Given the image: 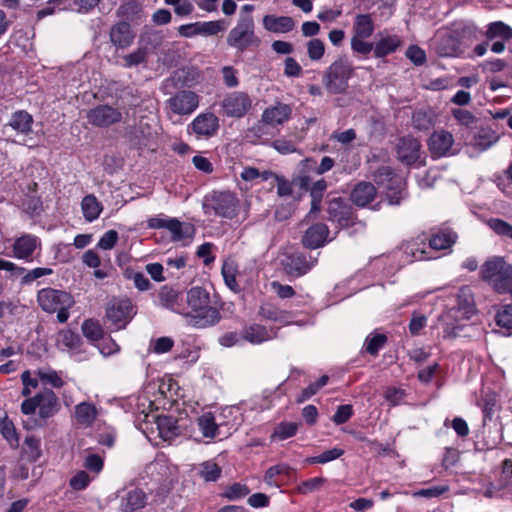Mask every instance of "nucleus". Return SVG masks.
I'll return each instance as SVG.
<instances>
[{
	"label": "nucleus",
	"mask_w": 512,
	"mask_h": 512,
	"mask_svg": "<svg viewBox=\"0 0 512 512\" xmlns=\"http://www.w3.org/2000/svg\"><path fill=\"white\" fill-rule=\"evenodd\" d=\"M168 81L173 82L175 86L191 88L199 83L200 72L195 68H182L175 71Z\"/></svg>",
	"instance_id": "obj_33"
},
{
	"label": "nucleus",
	"mask_w": 512,
	"mask_h": 512,
	"mask_svg": "<svg viewBox=\"0 0 512 512\" xmlns=\"http://www.w3.org/2000/svg\"><path fill=\"white\" fill-rule=\"evenodd\" d=\"M252 107V99L242 91H234L226 94L221 101L222 113L227 117L241 118Z\"/></svg>",
	"instance_id": "obj_11"
},
{
	"label": "nucleus",
	"mask_w": 512,
	"mask_h": 512,
	"mask_svg": "<svg viewBox=\"0 0 512 512\" xmlns=\"http://www.w3.org/2000/svg\"><path fill=\"white\" fill-rule=\"evenodd\" d=\"M479 491L487 498L499 497L502 496L503 493H507L504 487H502V481L500 478L496 484L485 480Z\"/></svg>",
	"instance_id": "obj_57"
},
{
	"label": "nucleus",
	"mask_w": 512,
	"mask_h": 512,
	"mask_svg": "<svg viewBox=\"0 0 512 512\" xmlns=\"http://www.w3.org/2000/svg\"><path fill=\"white\" fill-rule=\"evenodd\" d=\"M377 196V189L371 182L361 181L351 191L350 199L358 207L368 206Z\"/></svg>",
	"instance_id": "obj_23"
},
{
	"label": "nucleus",
	"mask_w": 512,
	"mask_h": 512,
	"mask_svg": "<svg viewBox=\"0 0 512 512\" xmlns=\"http://www.w3.org/2000/svg\"><path fill=\"white\" fill-rule=\"evenodd\" d=\"M109 38L116 48L125 49L133 43L135 34L130 23L126 21H119L112 25L109 32Z\"/></svg>",
	"instance_id": "obj_21"
},
{
	"label": "nucleus",
	"mask_w": 512,
	"mask_h": 512,
	"mask_svg": "<svg viewBox=\"0 0 512 512\" xmlns=\"http://www.w3.org/2000/svg\"><path fill=\"white\" fill-rule=\"evenodd\" d=\"M300 186L303 189H309L311 196V213H316L321 210V202L324 191L327 189V182L325 179H320L314 182L311 187L310 178L308 176H301L299 178Z\"/></svg>",
	"instance_id": "obj_24"
},
{
	"label": "nucleus",
	"mask_w": 512,
	"mask_h": 512,
	"mask_svg": "<svg viewBox=\"0 0 512 512\" xmlns=\"http://www.w3.org/2000/svg\"><path fill=\"white\" fill-rule=\"evenodd\" d=\"M88 122L96 127H108L122 120V113L109 105H98L87 114Z\"/></svg>",
	"instance_id": "obj_17"
},
{
	"label": "nucleus",
	"mask_w": 512,
	"mask_h": 512,
	"mask_svg": "<svg viewBox=\"0 0 512 512\" xmlns=\"http://www.w3.org/2000/svg\"><path fill=\"white\" fill-rule=\"evenodd\" d=\"M474 37L475 29L469 26L441 29L435 36L434 50L440 57H457L472 44Z\"/></svg>",
	"instance_id": "obj_3"
},
{
	"label": "nucleus",
	"mask_w": 512,
	"mask_h": 512,
	"mask_svg": "<svg viewBox=\"0 0 512 512\" xmlns=\"http://www.w3.org/2000/svg\"><path fill=\"white\" fill-rule=\"evenodd\" d=\"M328 380L329 377L327 375L321 376L315 383H311L308 387L303 389L297 401L301 403L311 398L328 383Z\"/></svg>",
	"instance_id": "obj_56"
},
{
	"label": "nucleus",
	"mask_w": 512,
	"mask_h": 512,
	"mask_svg": "<svg viewBox=\"0 0 512 512\" xmlns=\"http://www.w3.org/2000/svg\"><path fill=\"white\" fill-rule=\"evenodd\" d=\"M196 28L198 29L196 32H199V34L211 36L224 31L226 29V25L224 20L197 22Z\"/></svg>",
	"instance_id": "obj_51"
},
{
	"label": "nucleus",
	"mask_w": 512,
	"mask_h": 512,
	"mask_svg": "<svg viewBox=\"0 0 512 512\" xmlns=\"http://www.w3.org/2000/svg\"><path fill=\"white\" fill-rule=\"evenodd\" d=\"M498 140V136L490 129H481L474 137L473 145L481 150H487Z\"/></svg>",
	"instance_id": "obj_44"
},
{
	"label": "nucleus",
	"mask_w": 512,
	"mask_h": 512,
	"mask_svg": "<svg viewBox=\"0 0 512 512\" xmlns=\"http://www.w3.org/2000/svg\"><path fill=\"white\" fill-rule=\"evenodd\" d=\"M412 126L418 131H427L434 125V114L428 109L415 110L411 118Z\"/></svg>",
	"instance_id": "obj_40"
},
{
	"label": "nucleus",
	"mask_w": 512,
	"mask_h": 512,
	"mask_svg": "<svg viewBox=\"0 0 512 512\" xmlns=\"http://www.w3.org/2000/svg\"><path fill=\"white\" fill-rule=\"evenodd\" d=\"M185 304L189 322L197 328H206L217 324L221 320V314L210 305V295L203 287L195 286L185 294Z\"/></svg>",
	"instance_id": "obj_1"
},
{
	"label": "nucleus",
	"mask_w": 512,
	"mask_h": 512,
	"mask_svg": "<svg viewBox=\"0 0 512 512\" xmlns=\"http://www.w3.org/2000/svg\"><path fill=\"white\" fill-rule=\"evenodd\" d=\"M222 276L225 284L234 292L240 291V286L236 280L237 267L233 261H225L222 265Z\"/></svg>",
	"instance_id": "obj_45"
},
{
	"label": "nucleus",
	"mask_w": 512,
	"mask_h": 512,
	"mask_svg": "<svg viewBox=\"0 0 512 512\" xmlns=\"http://www.w3.org/2000/svg\"><path fill=\"white\" fill-rule=\"evenodd\" d=\"M238 199L228 191H213L203 199L202 208L206 215L231 219L236 215Z\"/></svg>",
	"instance_id": "obj_7"
},
{
	"label": "nucleus",
	"mask_w": 512,
	"mask_h": 512,
	"mask_svg": "<svg viewBox=\"0 0 512 512\" xmlns=\"http://www.w3.org/2000/svg\"><path fill=\"white\" fill-rule=\"evenodd\" d=\"M328 235V227L323 223H317L307 229L302 238V243L307 248L315 249L325 244Z\"/></svg>",
	"instance_id": "obj_26"
},
{
	"label": "nucleus",
	"mask_w": 512,
	"mask_h": 512,
	"mask_svg": "<svg viewBox=\"0 0 512 512\" xmlns=\"http://www.w3.org/2000/svg\"><path fill=\"white\" fill-rule=\"evenodd\" d=\"M249 493L250 489L246 484L237 482L226 487L222 496L229 501H237L246 497Z\"/></svg>",
	"instance_id": "obj_49"
},
{
	"label": "nucleus",
	"mask_w": 512,
	"mask_h": 512,
	"mask_svg": "<svg viewBox=\"0 0 512 512\" xmlns=\"http://www.w3.org/2000/svg\"><path fill=\"white\" fill-rule=\"evenodd\" d=\"M386 342V335L379 333L370 334L365 339V351L372 356H376L379 350L385 345Z\"/></svg>",
	"instance_id": "obj_48"
},
{
	"label": "nucleus",
	"mask_w": 512,
	"mask_h": 512,
	"mask_svg": "<svg viewBox=\"0 0 512 512\" xmlns=\"http://www.w3.org/2000/svg\"><path fill=\"white\" fill-rule=\"evenodd\" d=\"M147 59V51L145 48H138L134 52L124 56V66L126 68H131L133 66H137L142 64Z\"/></svg>",
	"instance_id": "obj_62"
},
{
	"label": "nucleus",
	"mask_w": 512,
	"mask_h": 512,
	"mask_svg": "<svg viewBox=\"0 0 512 512\" xmlns=\"http://www.w3.org/2000/svg\"><path fill=\"white\" fill-rule=\"evenodd\" d=\"M367 38H359L357 36L351 37V50L360 55H368L372 50L374 51L375 44L365 41Z\"/></svg>",
	"instance_id": "obj_59"
},
{
	"label": "nucleus",
	"mask_w": 512,
	"mask_h": 512,
	"mask_svg": "<svg viewBox=\"0 0 512 512\" xmlns=\"http://www.w3.org/2000/svg\"><path fill=\"white\" fill-rule=\"evenodd\" d=\"M136 314L129 299H112L106 306L105 318L116 330L123 329Z\"/></svg>",
	"instance_id": "obj_9"
},
{
	"label": "nucleus",
	"mask_w": 512,
	"mask_h": 512,
	"mask_svg": "<svg viewBox=\"0 0 512 512\" xmlns=\"http://www.w3.org/2000/svg\"><path fill=\"white\" fill-rule=\"evenodd\" d=\"M197 473L204 481L215 482L220 478L222 469L213 461H205L199 464Z\"/></svg>",
	"instance_id": "obj_42"
},
{
	"label": "nucleus",
	"mask_w": 512,
	"mask_h": 512,
	"mask_svg": "<svg viewBox=\"0 0 512 512\" xmlns=\"http://www.w3.org/2000/svg\"><path fill=\"white\" fill-rule=\"evenodd\" d=\"M485 37L490 41L494 39L509 41L512 39V27L503 21L491 22L487 25Z\"/></svg>",
	"instance_id": "obj_37"
},
{
	"label": "nucleus",
	"mask_w": 512,
	"mask_h": 512,
	"mask_svg": "<svg viewBox=\"0 0 512 512\" xmlns=\"http://www.w3.org/2000/svg\"><path fill=\"white\" fill-rule=\"evenodd\" d=\"M35 374L37 375L38 381L44 385H50L53 388H61L64 386L63 379L55 370L38 369Z\"/></svg>",
	"instance_id": "obj_46"
},
{
	"label": "nucleus",
	"mask_w": 512,
	"mask_h": 512,
	"mask_svg": "<svg viewBox=\"0 0 512 512\" xmlns=\"http://www.w3.org/2000/svg\"><path fill=\"white\" fill-rule=\"evenodd\" d=\"M375 30L374 21L370 14H357L352 26V36L370 38Z\"/></svg>",
	"instance_id": "obj_35"
},
{
	"label": "nucleus",
	"mask_w": 512,
	"mask_h": 512,
	"mask_svg": "<svg viewBox=\"0 0 512 512\" xmlns=\"http://www.w3.org/2000/svg\"><path fill=\"white\" fill-rule=\"evenodd\" d=\"M420 142L411 136L403 137L397 144V157L406 165H412L420 158Z\"/></svg>",
	"instance_id": "obj_19"
},
{
	"label": "nucleus",
	"mask_w": 512,
	"mask_h": 512,
	"mask_svg": "<svg viewBox=\"0 0 512 512\" xmlns=\"http://www.w3.org/2000/svg\"><path fill=\"white\" fill-rule=\"evenodd\" d=\"M96 415V408L90 403L82 402L75 408V417L79 424L86 426L92 424Z\"/></svg>",
	"instance_id": "obj_43"
},
{
	"label": "nucleus",
	"mask_w": 512,
	"mask_h": 512,
	"mask_svg": "<svg viewBox=\"0 0 512 512\" xmlns=\"http://www.w3.org/2000/svg\"><path fill=\"white\" fill-rule=\"evenodd\" d=\"M57 342L69 349H75L80 344V337L71 330H62L58 333Z\"/></svg>",
	"instance_id": "obj_55"
},
{
	"label": "nucleus",
	"mask_w": 512,
	"mask_h": 512,
	"mask_svg": "<svg viewBox=\"0 0 512 512\" xmlns=\"http://www.w3.org/2000/svg\"><path fill=\"white\" fill-rule=\"evenodd\" d=\"M116 16L122 21L139 24L145 18L143 5L136 0H127L120 4L116 10Z\"/></svg>",
	"instance_id": "obj_22"
},
{
	"label": "nucleus",
	"mask_w": 512,
	"mask_h": 512,
	"mask_svg": "<svg viewBox=\"0 0 512 512\" xmlns=\"http://www.w3.org/2000/svg\"><path fill=\"white\" fill-rule=\"evenodd\" d=\"M189 226L176 218H169L166 229L172 234L174 241H180L187 236Z\"/></svg>",
	"instance_id": "obj_53"
},
{
	"label": "nucleus",
	"mask_w": 512,
	"mask_h": 512,
	"mask_svg": "<svg viewBox=\"0 0 512 512\" xmlns=\"http://www.w3.org/2000/svg\"><path fill=\"white\" fill-rule=\"evenodd\" d=\"M276 336L274 329H267L265 326L260 324H251L245 326L242 330L243 340L258 345L265 341H269Z\"/></svg>",
	"instance_id": "obj_25"
},
{
	"label": "nucleus",
	"mask_w": 512,
	"mask_h": 512,
	"mask_svg": "<svg viewBox=\"0 0 512 512\" xmlns=\"http://www.w3.org/2000/svg\"><path fill=\"white\" fill-rule=\"evenodd\" d=\"M219 128V118L212 112H205L193 119L187 126V131L197 139H210L218 133Z\"/></svg>",
	"instance_id": "obj_14"
},
{
	"label": "nucleus",
	"mask_w": 512,
	"mask_h": 512,
	"mask_svg": "<svg viewBox=\"0 0 512 512\" xmlns=\"http://www.w3.org/2000/svg\"><path fill=\"white\" fill-rule=\"evenodd\" d=\"M354 75V67L344 56L338 57L323 72L322 83L330 94H342L349 87V80Z\"/></svg>",
	"instance_id": "obj_4"
},
{
	"label": "nucleus",
	"mask_w": 512,
	"mask_h": 512,
	"mask_svg": "<svg viewBox=\"0 0 512 512\" xmlns=\"http://www.w3.org/2000/svg\"><path fill=\"white\" fill-rule=\"evenodd\" d=\"M259 315L266 320L280 323L281 325L290 324L291 314L288 311L282 310L271 303H264L259 307Z\"/></svg>",
	"instance_id": "obj_31"
},
{
	"label": "nucleus",
	"mask_w": 512,
	"mask_h": 512,
	"mask_svg": "<svg viewBox=\"0 0 512 512\" xmlns=\"http://www.w3.org/2000/svg\"><path fill=\"white\" fill-rule=\"evenodd\" d=\"M42 250L41 239L33 234L24 233L12 244V256L25 262H32Z\"/></svg>",
	"instance_id": "obj_10"
},
{
	"label": "nucleus",
	"mask_w": 512,
	"mask_h": 512,
	"mask_svg": "<svg viewBox=\"0 0 512 512\" xmlns=\"http://www.w3.org/2000/svg\"><path fill=\"white\" fill-rule=\"evenodd\" d=\"M495 321L500 327L512 329V305L503 306L497 312Z\"/></svg>",
	"instance_id": "obj_64"
},
{
	"label": "nucleus",
	"mask_w": 512,
	"mask_h": 512,
	"mask_svg": "<svg viewBox=\"0 0 512 512\" xmlns=\"http://www.w3.org/2000/svg\"><path fill=\"white\" fill-rule=\"evenodd\" d=\"M402 45V40L395 34H379V39L375 42L374 56L383 58L394 53Z\"/></svg>",
	"instance_id": "obj_27"
},
{
	"label": "nucleus",
	"mask_w": 512,
	"mask_h": 512,
	"mask_svg": "<svg viewBox=\"0 0 512 512\" xmlns=\"http://www.w3.org/2000/svg\"><path fill=\"white\" fill-rule=\"evenodd\" d=\"M200 103V96L191 90H179L166 101L167 108L175 115L192 114Z\"/></svg>",
	"instance_id": "obj_12"
},
{
	"label": "nucleus",
	"mask_w": 512,
	"mask_h": 512,
	"mask_svg": "<svg viewBox=\"0 0 512 512\" xmlns=\"http://www.w3.org/2000/svg\"><path fill=\"white\" fill-rule=\"evenodd\" d=\"M37 408L40 419L47 420L53 417L60 410L58 396L51 389H43L21 404V412L25 415H33Z\"/></svg>",
	"instance_id": "obj_6"
},
{
	"label": "nucleus",
	"mask_w": 512,
	"mask_h": 512,
	"mask_svg": "<svg viewBox=\"0 0 512 512\" xmlns=\"http://www.w3.org/2000/svg\"><path fill=\"white\" fill-rule=\"evenodd\" d=\"M487 225L497 235L510 238L512 225L508 222L499 218H491L487 221Z\"/></svg>",
	"instance_id": "obj_58"
},
{
	"label": "nucleus",
	"mask_w": 512,
	"mask_h": 512,
	"mask_svg": "<svg viewBox=\"0 0 512 512\" xmlns=\"http://www.w3.org/2000/svg\"><path fill=\"white\" fill-rule=\"evenodd\" d=\"M291 471L290 466L284 463L271 466L264 475V481L269 486L278 487L279 485L275 478L279 475L290 476Z\"/></svg>",
	"instance_id": "obj_47"
},
{
	"label": "nucleus",
	"mask_w": 512,
	"mask_h": 512,
	"mask_svg": "<svg viewBox=\"0 0 512 512\" xmlns=\"http://www.w3.org/2000/svg\"><path fill=\"white\" fill-rule=\"evenodd\" d=\"M291 107L284 103H277L268 107L262 114V121L269 125H280L286 122L291 116Z\"/></svg>",
	"instance_id": "obj_29"
},
{
	"label": "nucleus",
	"mask_w": 512,
	"mask_h": 512,
	"mask_svg": "<svg viewBox=\"0 0 512 512\" xmlns=\"http://www.w3.org/2000/svg\"><path fill=\"white\" fill-rule=\"evenodd\" d=\"M82 332L83 335L92 340L97 341L103 337L104 331L101 327V325L93 320V319H87L82 323Z\"/></svg>",
	"instance_id": "obj_50"
},
{
	"label": "nucleus",
	"mask_w": 512,
	"mask_h": 512,
	"mask_svg": "<svg viewBox=\"0 0 512 512\" xmlns=\"http://www.w3.org/2000/svg\"><path fill=\"white\" fill-rule=\"evenodd\" d=\"M264 28L272 33H288L295 27V21L290 16L265 15L263 17Z\"/></svg>",
	"instance_id": "obj_28"
},
{
	"label": "nucleus",
	"mask_w": 512,
	"mask_h": 512,
	"mask_svg": "<svg viewBox=\"0 0 512 512\" xmlns=\"http://www.w3.org/2000/svg\"><path fill=\"white\" fill-rule=\"evenodd\" d=\"M500 479L505 491L512 494V459H506L503 461Z\"/></svg>",
	"instance_id": "obj_61"
},
{
	"label": "nucleus",
	"mask_w": 512,
	"mask_h": 512,
	"mask_svg": "<svg viewBox=\"0 0 512 512\" xmlns=\"http://www.w3.org/2000/svg\"><path fill=\"white\" fill-rule=\"evenodd\" d=\"M428 150L434 159L453 155L454 137L444 129L435 130L428 138Z\"/></svg>",
	"instance_id": "obj_15"
},
{
	"label": "nucleus",
	"mask_w": 512,
	"mask_h": 512,
	"mask_svg": "<svg viewBox=\"0 0 512 512\" xmlns=\"http://www.w3.org/2000/svg\"><path fill=\"white\" fill-rule=\"evenodd\" d=\"M297 430H298V423L281 422L276 426V428L272 434V438H275L278 440H285L287 438L294 436L297 433Z\"/></svg>",
	"instance_id": "obj_52"
},
{
	"label": "nucleus",
	"mask_w": 512,
	"mask_h": 512,
	"mask_svg": "<svg viewBox=\"0 0 512 512\" xmlns=\"http://www.w3.org/2000/svg\"><path fill=\"white\" fill-rule=\"evenodd\" d=\"M325 482L326 479L323 477H314L307 479L298 486V492L301 494H309L311 492L319 490L324 485Z\"/></svg>",
	"instance_id": "obj_63"
},
{
	"label": "nucleus",
	"mask_w": 512,
	"mask_h": 512,
	"mask_svg": "<svg viewBox=\"0 0 512 512\" xmlns=\"http://www.w3.org/2000/svg\"><path fill=\"white\" fill-rule=\"evenodd\" d=\"M37 302L41 309L48 313H54L63 306H73V297L62 290L43 288L37 293Z\"/></svg>",
	"instance_id": "obj_13"
},
{
	"label": "nucleus",
	"mask_w": 512,
	"mask_h": 512,
	"mask_svg": "<svg viewBox=\"0 0 512 512\" xmlns=\"http://www.w3.org/2000/svg\"><path fill=\"white\" fill-rule=\"evenodd\" d=\"M52 273L53 270L47 267H37L29 271L25 270V273L21 275V283L24 285L31 284L33 281L43 276L51 275Z\"/></svg>",
	"instance_id": "obj_60"
},
{
	"label": "nucleus",
	"mask_w": 512,
	"mask_h": 512,
	"mask_svg": "<svg viewBox=\"0 0 512 512\" xmlns=\"http://www.w3.org/2000/svg\"><path fill=\"white\" fill-rule=\"evenodd\" d=\"M199 430L205 438L213 439L218 434V425L211 412L203 413L197 420Z\"/></svg>",
	"instance_id": "obj_41"
},
{
	"label": "nucleus",
	"mask_w": 512,
	"mask_h": 512,
	"mask_svg": "<svg viewBox=\"0 0 512 512\" xmlns=\"http://www.w3.org/2000/svg\"><path fill=\"white\" fill-rule=\"evenodd\" d=\"M159 436L164 441H171L180 434L177 420L172 416H159L156 421Z\"/></svg>",
	"instance_id": "obj_34"
},
{
	"label": "nucleus",
	"mask_w": 512,
	"mask_h": 512,
	"mask_svg": "<svg viewBox=\"0 0 512 512\" xmlns=\"http://www.w3.org/2000/svg\"><path fill=\"white\" fill-rule=\"evenodd\" d=\"M253 18L249 15L241 16L237 25L232 28L227 36V44L239 51H244L250 46H258L259 38L254 32Z\"/></svg>",
	"instance_id": "obj_8"
},
{
	"label": "nucleus",
	"mask_w": 512,
	"mask_h": 512,
	"mask_svg": "<svg viewBox=\"0 0 512 512\" xmlns=\"http://www.w3.org/2000/svg\"><path fill=\"white\" fill-rule=\"evenodd\" d=\"M83 216L86 221L92 222L96 220L103 210L102 204L97 200L93 194L83 197L81 202Z\"/></svg>",
	"instance_id": "obj_38"
},
{
	"label": "nucleus",
	"mask_w": 512,
	"mask_h": 512,
	"mask_svg": "<svg viewBox=\"0 0 512 512\" xmlns=\"http://www.w3.org/2000/svg\"><path fill=\"white\" fill-rule=\"evenodd\" d=\"M458 236L451 229H439L429 238V248L433 250H446L451 248Z\"/></svg>",
	"instance_id": "obj_30"
},
{
	"label": "nucleus",
	"mask_w": 512,
	"mask_h": 512,
	"mask_svg": "<svg viewBox=\"0 0 512 512\" xmlns=\"http://www.w3.org/2000/svg\"><path fill=\"white\" fill-rule=\"evenodd\" d=\"M33 117L24 110L12 114L9 125L17 132L28 134L32 129Z\"/></svg>",
	"instance_id": "obj_39"
},
{
	"label": "nucleus",
	"mask_w": 512,
	"mask_h": 512,
	"mask_svg": "<svg viewBox=\"0 0 512 512\" xmlns=\"http://www.w3.org/2000/svg\"><path fill=\"white\" fill-rule=\"evenodd\" d=\"M325 53V44L321 39L313 38L307 42V54L310 60L319 61Z\"/></svg>",
	"instance_id": "obj_54"
},
{
	"label": "nucleus",
	"mask_w": 512,
	"mask_h": 512,
	"mask_svg": "<svg viewBox=\"0 0 512 512\" xmlns=\"http://www.w3.org/2000/svg\"><path fill=\"white\" fill-rule=\"evenodd\" d=\"M404 252L408 256L415 261H422L431 259L432 257L428 255L425 239H412L407 241L404 245Z\"/></svg>",
	"instance_id": "obj_36"
},
{
	"label": "nucleus",
	"mask_w": 512,
	"mask_h": 512,
	"mask_svg": "<svg viewBox=\"0 0 512 512\" xmlns=\"http://www.w3.org/2000/svg\"><path fill=\"white\" fill-rule=\"evenodd\" d=\"M161 306L170 309L171 311L188 316L185 304V294L169 286H163L158 294Z\"/></svg>",
	"instance_id": "obj_18"
},
{
	"label": "nucleus",
	"mask_w": 512,
	"mask_h": 512,
	"mask_svg": "<svg viewBox=\"0 0 512 512\" xmlns=\"http://www.w3.org/2000/svg\"><path fill=\"white\" fill-rule=\"evenodd\" d=\"M374 181L384 189L389 205H399L406 197L405 181L389 166H381L374 173Z\"/></svg>",
	"instance_id": "obj_5"
},
{
	"label": "nucleus",
	"mask_w": 512,
	"mask_h": 512,
	"mask_svg": "<svg viewBox=\"0 0 512 512\" xmlns=\"http://www.w3.org/2000/svg\"><path fill=\"white\" fill-rule=\"evenodd\" d=\"M479 278L495 293L507 294L512 289V263L504 256H489L479 267Z\"/></svg>",
	"instance_id": "obj_2"
},
{
	"label": "nucleus",
	"mask_w": 512,
	"mask_h": 512,
	"mask_svg": "<svg viewBox=\"0 0 512 512\" xmlns=\"http://www.w3.org/2000/svg\"><path fill=\"white\" fill-rule=\"evenodd\" d=\"M317 259L309 256L307 258L301 252H294L286 256L283 260V268L285 273L294 278H299L307 274L316 264Z\"/></svg>",
	"instance_id": "obj_16"
},
{
	"label": "nucleus",
	"mask_w": 512,
	"mask_h": 512,
	"mask_svg": "<svg viewBox=\"0 0 512 512\" xmlns=\"http://www.w3.org/2000/svg\"><path fill=\"white\" fill-rule=\"evenodd\" d=\"M146 494L138 489H132L126 493L121 499V509L124 512H134L146 505Z\"/></svg>",
	"instance_id": "obj_32"
},
{
	"label": "nucleus",
	"mask_w": 512,
	"mask_h": 512,
	"mask_svg": "<svg viewBox=\"0 0 512 512\" xmlns=\"http://www.w3.org/2000/svg\"><path fill=\"white\" fill-rule=\"evenodd\" d=\"M327 212L329 220L336 221L341 226H347L352 222V208L341 197L329 199Z\"/></svg>",
	"instance_id": "obj_20"
}]
</instances>
